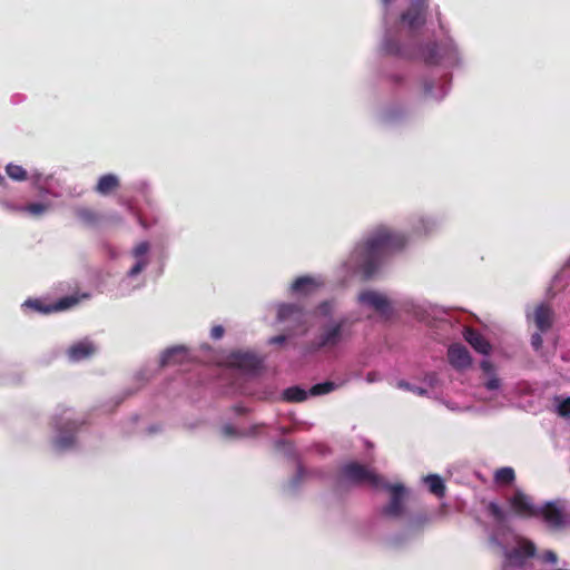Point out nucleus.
Returning <instances> with one entry per match:
<instances>
[{
  "mask_svg": "<svg viewBox=\"0 0 570 570\" xmlns=\"http://www.w3.org/2000/svg\"><path fill=\"white\" fill-rule=\"evenodd\" d=\"M407 243L406 237L389 227L380 226L370 235L360 248L361 269L364 278H371L383 262L393 253L402 250Z\"/></svg>",
  "mask_w": 570,
  "mask_h": 570,
  "instance_id": "f257e3e1",
  "label": "nucleus"
},
{
  "mask_svg": "<svg viewBox=\"0 0 570 570\" xmlns=\"http://www.w3.org/2000/svg\"><path fill=\"white\" fill-rule=\"evenodd\" d=\"M351 336L346 320L323 325L311 342V351H332Z\"/></svg>",
  "mask_w": 570,
  "mask_h": 570,
  "instance_id": "f03ea898",
  "label": "nucleus"
},
{
  "mask_svg": "<svg viewBox=\"0 0 570 570\" xmlns=\"http://www.w3.org/2000/svg\"><path fill=\"white\" fill-rule=\"evenodd\" d=\"M340 476L355 485L368 484L373 489L384 485V479L365 465L357 462H348L340 469Z\"/></svg>",
  "mask_w": 570,
  "mask_h": 570,
  "instance_id": "7ed1b4c3",
  "label": "nucleus"
},
{
  "mask_svg": "<svg viewBox=\"0 0 570 570\" xmlns=\"http://www.w3.org/2000/svg\"><path fill=\"white\" fill-rule=\"evenodd\" d=\"M428 0H411L410 7L401 14V21L411 30L423 27L426 22Z\"/></svg>",
  "mask_w": 570,
  "mask_h": 570,
  "instance_id": "20e7f679",
  "label": "nucleus"
},
{
  "mask_svg": "<svg viewBox=\"0 0 570 570\" xmlns=\"http://www.w3.org/2000/svg\"><path fill=\"white\" fill-rule=\"evenodd\" d=\"M535 544L527 539L518 542V546L505 552V561L509 566L523 567L529 558L535 556Z\"/></svg>",
  "mask_w": 570,
  "mask_h": 570,
  "instance_id": "39448f33",
  "label": "nucleus"
},
{
  "mask_svg": "<svg viewBox=\"0 0 570 570\" xmlns=\"http://www.w3.org/2000/svg\"><path fill=\"white\" fill-rule=\"evenodd\" d=\"M380 489L387 490L391 494V500L389 504L383 508L382 513L393 518L400 517L403 512L405 488L402 484H390L384 481V485Z\"/></svg>",
  "mask_w": 570,
  "mask_h": 570,
  "instance_id": "423d86ee",
  "label": "nucleus"
},
{
  "mask_svg": "<svg viewBox=\"0 0 570 570\" xmlns=\"http://www.w3.org/2000/svg\"><path fill=\"white\" fill-rule=\"evenodd\" d=\"M79 298L77 296L70 295L59 298L53 304H46L40 299H28L24 304L32 309L40 312L42 314H50L55 312L66 311L75 305H77Z\"/></svg>",
  "mask_w": 570,
  "mask_h": 570,
  "instance_id": "0eeeda50",
  "label": "nucleus"
},
{
  "mask_svg": "<svg viewBox=\"0 0 570 570\" xmlns=\"http://www.w3.org/2000/svg\"><path fill=\"white\" fill-rule=\"evenodd\" d=\"M191 361L189 350L185 345H175L165 350L160 356V367L184 365Z\"/></svg>",
  "mask_w": 570,
  "mask_h": 570,
  "instance_id": "6e6552de",
  "label": "nucleus"
},
{
  "mask_svg": "<svg viewBox=\"0 0 570 570\" xmlns=\"http://www.w3.org/2000/svg\"><path fill=\"white\" fill-rule=\"evenodd\" d=\"M230 364L246 373H256L263 361L254 353L236 352L230 355Z\"/></svg>",
  "mask_w": 570,
  "mask_h": 570,
  "instance_id": "1a4fd4ad",
  "label": "nucleus"
},
{
  "mask_svg": "<svg viewBox=\"0 0 570 570\" xmlns=\"http://www.w3.org/2000/svg\"><path fill=\"white\" fill-rule=\"evenodd\" d=\"M448 360L452 367L459 371L466 370L472 364V358L468 348L460 343L450 345L448 350Z\"/></svg>",
  "mask_w": 570,
  "mask_h": 570,
  "instance_id": "9d476101",
  "label": "nucleus"
},
{
  "mask_svg": "<svg viewBox=\"0 0 570 570\" xmlns=\"http://www.w3.org/2000/svg\"><path fill=\"white\" fill-rule=\"evenodd\" d=\"M82 422L76 420L66 421L58 430L59 435L55 441V445L60 450H66L75 444V434L79 430Z\"/></svg>",
  "mask_w": 570,
  "mask_h": 570,
  "instance_id": "9b49d317",
  "label": "nucleus"
},
{
  "mask_svg": "<svg viewBox=\"0 0 570 570\" xmlns=\"http://www.w3.org/2000/svg\"><path fill=\"white\" fill-rule=\"evenodd\" d=\"M510 504L513 511L525 518H538L539 517V508L534 507L530 499L522 493L521 491H517L513 497L510 499Z\"/></svg>",
  "mask_w": 570,
  "mask_h": 570,
  "instance_id": "f8f14e48",
  "label": "nucleus"
},
{
  "mask_svg": "<svg viewBox=\"0 0 570 570\" xmlns=\"http://www.w3.org/2000/svg\"><path fill=\"white\" fill-rule=\"evenodd\" d=\"M539 517L552 529H560L564 524V515L556 502H547L539 508Z\"/></svg>",
  "mask_w": 570,
  "mask_h": 570,
  "instance_id": "ddd939ff",
  "label": "nucleus"
},
{
  "mask_svg": "<svg viewBox=\"0 0 570 570\" xmlns=\"http://www.w3.org/2000/svg\"><path fill=\"white\" fill-rule=\"evenodd\" d=\"M358 301L364 304L373 307L376 312L381 314H386L390 309V302L381 293L375 291H364L358 295Z\"/></svg>",
  "mask_w": 570,
  "mask_h": 570,
  "instance_id": "4468645a",
  "label": "nucleus"
},
{
  "mask_svg": "<svg viewBox=\"0 0 570 570\" xmlns=\"http://www.w3.org/2000/svg\"><path fill=\"white\" fill-rule=\"evenodd\" d=\"M553 317V309L548 304H539L533 311V322L540 333H546L552 327Z\"/></svg>",
  "mask_w": 570,
  "mask_h": 570,
  "instance_id": "2eb2a0df",
  "label": "nucleus"
},
{
  "mask_svg": "<svg viewBox=\"0 0 570 570\" xmlns=\"http://www.w3.org/2000/svg\"><path fill=\"white\" fill-rule=\"evenodd\" d=\"M279 322L292 321L295 324L304 323V309L297 304H281L277 308Z\"/></svg>",
  "mask_w": 570,
  "mask_h": 570,
  "instance_id": "dca6fc26",
  "label": "nucleus"
},
{
  "mask_svg": "<svg viewBox=\"0 0 570 570\" xmlns=\"http://www.w3.org/2000/svg\"><path fill=\"white\" fill-rule=\"evenodd\" d=\"M465 341L479 353L488 355L491 351L490 343L485 337L474 328H466L464 331Z\"/></svg>",
  "mask_w": 570,
  "mask_h": 570,
  "instance_id": "f3484780",
  "label": "nucleus"
},
{
  "mask_svg": "<svg viewBox=\"0 0 570 570\" xmlns=\"http://www.w3.org/2000/svg\"><path fill=\"white\" fill-rule=\"evenodd\" d=\"M76 217L88 227H96L102 219V216L92 208L79 206L75 208Z\"/></svg>",
  "mask_w": 570,
  "mask_h": 570,
  "instance_id": "a211bd4d",
  "label": "nucleus"
},
{
  "mask_svg": "<svg viewBox=\"0 0 570 570\" xmlns=\"http://www.w3.org/2000/svg\"><path fill=\"white\" fill-rule=\"evenodd\" d=\"M95 352V347L90 342H78L68 350V356L72 361H81L89 357Z\"/></svg>",
  "mask_w": 570,
  "mask_h": 570,
  "instance_id": "6ab92c4d",
  "label": "nucleus"
},
{
  "mask_svg": "<svg viewBox=\"0 0 570 570\" xmlns=\"http://www.w3.org/2000/svg\"><path fill=\"white\" fill-rule=\"evenodd\" d=\"M120 186L119 179L114 174L102 175L95 187V190L100 195H108Z\"/></svg>",
  "mask_w": 570,
  "mask_h": 570,
  "instance_id": "aec40b11",
  "label": "nucleus"
},
{
  "mask_svg": "<svg viewBox=\"0 0 570 570\" xmlns=\"http://www.w3.org/2000/svg\"><path fill=\"white\" fill-rule=\"evenodd\" d=\"M318 287L317 282L309 276L296 278L292 284V291L297 294L308 295Z\"/></svg>",
  "mask_w": 570,
  "mask_h": 570,
  "instance_id": "412c9836",
  "label": "nucleus"
},
{
  "mask_svg": "<svg viewBox=\"0 0 570 570\" xmlns=\"http://www.w3.org/2000/svg\"><path fill=\"white\" fill-rule=\"evenodd\" d=\"M424 483L426 484L429 491L436 498L441 499L445 497L446 487L440 475L429 474L424 478Z\"/></svg>",
  "mask_w": 570,
  "mask_h": 570,
  "instance_id": "4be33fe9",
  "label": "nucleus"
},
{
  "mask_svg": "<svg viewBox=\"0 0 570 570\" xmlns=\"http://www.w3.org/2000/svg\"><path fill=\"white\" fill-rule=\"evenodd\" d=\"M309 394V391H305L299 386H291L283 391V400L289 403L304 402Z\"/></svg>",
  "mask_w": 570,
  "mask_h": 570,
  "instance_id": "5701e85b",
  "label": "nucleus"
},
{
  "mask_svg": "<svg viewBox=\"0 0 570 570\" xmlns=\"http://www.w3.org/2000/svg\"><path fill=\"white\" fill-rule=\"evenodd\" d=\"M421 56L426 65L440 62L439 47L436 42H429L421 49Z\"/></svg>",
  "mask_w": 570,
  "mask_h": 570,
  "instance_id": "b1692460",
  "label": "nucleus"
},
{
  "mask_svg": "<svg viewBox=\"0 0 570 570\" xmlns=\"http://www.w3.org/2000/svg\"><path fill=\"white\" fill-rule=\"evenodd\" d=\"M515 480L514 470L510 466L500 468L494 472V482L500 485H509Z\"/></svg>",
  "mask_w": 570,
  "mask_h": 570,
  "instance_id": "393cba45",
  "label": "nucleus"
},
{
  "mask_svg": "<svg viewBox=\"0 0 570 570\" xmlns=\"http://www.w3.org/2000/svg\"><path fill=\"white\" fill-rule=\"evenodd\" d=\"M6 173L11 179L17 181H23L28 178L26 169L20 165L8 164Z\"/></svg>",
  "mask_w": 570,
  "mask_h": 570,
  "instance_id": "a878e982",
  "label": "nucleus"
},
{
  "mask_svg": "<svg viewBox=\"0 0 570 570\" xmlns=\"http://www.w3.org/2000/svg\"><path fill=\"white\" fill-rule=\"evenodd\" d=\"M337 385L334 382L326 381L317 383L309 389V395L318 396L333 392Z\"/></svg>",
  "mask_w": 570,
  "mask_h": 570,
  "instance_id": "bb28decb",
  "label": "nucleus"
},
{
  "mask_svg": "<svg viewBox=\"0 0 570 570\" xmlns=\"http://www.w3.org/2000/svg\"><path fill=\"white\" fill-rule=\"evenodd\" d=\"M487 511L498 523H502L507 519L505 511L497 502H489Z\"/></svg>",
  "mask_w": 570,
  "mask_h": 570,
  "instance_id": "cd10ccee",
  "label": "nucleus"
},
{
  "mask_svg": "<svg viewBox=\"0 0 570 570\" xmlns=\"http://www.w3.org/2000/svg\"><path fill=\"white\" fill-rule=\"evenodd\" d=\"M49 209V205L42 203H31L23 207H19L18 210L27 212L32 216H41Z\"/></svg>",
  "mask_w": 570,
  "mask_h": 570,
  "instance_id": "c85d7f7f",
  "label": "nucleus"
},
{
  "mask_svg": "<svg viewBox=\"0 0 570 570\" xmlns=\"http://www.w3.org/2000/svg\"><path fill=\"white\" fill-rule=\"evenodd\" d=\"M383 49L389 55L397 56V55L401 53L400 45L396 41L392 40V39H386L384 41Z\"/></svg>",
  "mask_w": 570,
  "mask_h": 570,
  "instance_id": "c756f323",
  "label": "nucleus"
},
{
  "mask_svg": "<svg viewBox=\"0 0 570 570\" xmlns=\"http://www.w3.org/2000/svg\"><path fill=\"white\" fill-rule=\"evenodd\" d=\"M397 386L400 389H404V390H407V391H411L417 395H425L428 393V391L423 387H420V386H414L412 384H410L409 382H405V381H400L397 383Z\"/></svg>",
  "mask_w": 570,
  "mask_h": 570,
  "instance_id": "7c9ffc66",
  "label": "nucleus"
},
{
  "mask_svg": "<svg viewBox=\"0 0 570 570\" xmlns=\"http://www.w3.org/2000/svg\"><path fill=\"white\" fill-rule=\"evenodd\" d=\"M558 414L562 417L570 416V396L560 402L558 405Z\"/></svg>",
  "mask_w": 570,
  "mask_h": 570,
  "instance_id": "2f4dec72",
  "label": "nucleus"
},
{
  "mask_svg": "<svg viewBox=\"0 0 570 570\" xmlns=\"http://www.w3.org/2000/svg\"><path fill=\"white\" fill-rule=\"evenodd\" d=\"M148 249L149 244L147 242H141L134 248V256L138 259H144L142 256L148 252Z\"/></svg>",
  "mask_w": 570,
  "mask_h": 570,
  "instance_id": "473e14b6",
  "label": "nucleus"
},
{
  "mask_svg": "<svg viewBox=\"0 0 570 570\" xmlns=\"http://www.w3.org/2000/svg\"><path fill=\"white\" fill-rule=\"evenodd\" d=\"M147 266L146 259H138L137 263L130 268L129 276L138 275Z\"/></svg>",
  "mask_w": 570,
  "mask_h": 570,
  "instance_id": "72a5a7b5",
  "label": "nucleus"
},
{
  "mask_svg": "<svg viewBox=\"0 0 570 570\" xmlns=\"http://www.w3.org/2000/svg\"><path fill=\"white\" fill-rule=\"evenodd\" d=\"M541 334L542 333H540V331H538L537 333L532 334V336H531V345L534 351H539L542 347L543 340H542Z\"/></svg>",
  "mask_w": 570,
  "mask_h": 570,
  "instance_id": "f704fd0d",
  "label": "nucleus"
},
{
  "mask_svg": "<svg viewBox=\"0 0 570 570\" xmlns=\"http://www.w3.org/2000/svg\"><path fill=\"white\" fill-rule=\"evenodd\" d=\"M225 330L222 325H215L210 330V337L213 340H219L223 337Z\"/></svg>",
  "mask_w": 570,
  "mask_h": 570,
  "instance_id": "c9c22d12",
  "label": "nucleus"
},
{
  "mask_svg": "<svg viewBox=\"0 0 570 570\" xmlns=\"http://www.w3.org/2000/svg\"><path fill=\"white\" fill-rule=\"evenodd\" d=\"M485 386L490 391L497 390L500 387V380L498 377H492L485 383Z\"/></svg>",
  "mask_w": 570,
  "mask_h": 570,
  "instance_id": "e433bc0d",
  "label": "nucleus"
},
{
  "mask_svg": "<svg viewBox=\"0 0 570 570\" xmlns=\"http://www.w3.org/2000/svg\"><path fill=\"white\" fill-rule=\"evenodd\" d=\"M318 309H320V312H321L323 315L327 316V315H330V314H331V309H332V307H331V304H330L328 302H323V303H321V304L318 305Z\"/></svg>",
  "mask_w": 570,
  "mask_h": 570,
  "instance_id": "4c0bfd02",
  "label": "nucleus"
},
{
  "mask_svg": "<svg viewBox=\"0 0 570 570\" xmlns=\"http://www.w3.org/2000/svg\"><path fill=\"white\" fill-rule=\"evenodd\" d=\"M286 341L285 335H277L269 340V344H283Z\"/></svg>",
  "mask_w": 570,
  "mask_h": 570,
  "instance_id": "58836bf2",
  "label": "nucleus"
},
{
  "mask_svg": "<svg viewBox=\"0 0 570 570\" xmlns=\"http://www.w3.org/2000/svg\"><path fill=\"white\" fill-rule=\"evenodd\" d=\"M544 561L554 563L557 562V554L552 551H548L544 554Z\"/></svg>",
  "mask_w": 570,
  "mask_h": 570,
  "instance_id": "ea45409f",
  "label": "nucleus"
},
{
  "mask_svg": "<svg viewBox=\"0 0 570 570\" xmlns=\"http://www.w3.org/2000/svg\"><path fill=\"white\" fill-rule=\"evenodd\" d=\"M414 522L417 527H422L423 524L429 522V518L426 515H421L417 517Z\"/></svg>",
  "mask_w": 570,
  "mask_h": 570,
  "instance_id": "a19ab883",
  "label": "nucleus"
},
{
  "mask_svg": "<svg viewBox=\"0 0 570 570\" xmlns=\"http://www.w3.org/2000/svg\"><path fill=\"white\" fill-rule=\"evenodd\" d=\"M481 368L484 372H490L492 370V364L489 361H482L481 362Z\"/></svg>",
  "mask_w": 570,
  "mask_h": 570,
  "instance_id": "79ce46f5",
  "label": "nucleus"
},
{
  "mask_svg": "<svg viewBox=\"0 0 570 570\" xmlns=\"http://www.w3.org/2000/svg\"><path fill=\"white\" fill-rule=\"evenodd\" d=\"M223 431H224V433L226 435H234L235 434V430H234V428L232 425L224 426Z\"/></svg>",
  "mask_w": 570,
  "mask_h": 570,
  "instance_id": "37998d69",
  "label": "nucleus"
},
{
  "mask_svg": "<svg viewBox=\"0 0 570 570\" xmlns=\"http://www.w3.org/2000/svg\"><path fill=\"white\" fill-rule=\"evenodd\" d=\"M424 87H425V92L426 94L432 92V89H433L432 82H425Z\"/></svg>",
  "mask_w": 570,
  "mask_h": 570,
  "instance_id": "c03bdc74",
  "label": "nucleus"
},
{
  "mask_svg": "<svg viewBox=\"0 0 570 570\" xmlns=\"http://www.w3.org/2000/svg\"><path fill=\"white\" fill-rule=\"evenodd\" d=\"M367 380H368V381H371V382L374 380V379H373V373H368V374H367Z\"/></svg>",
  "mask_w": 570,
  "mask_h": 570,
  "instance_id": "a18cd8bd",
  "label": "nucleus"
},
{
  "mask_svg": "<svg viewBox=\"0 0 570 570\" xmlns=\"http://www.w3.org/2000/svg\"><path fill=\"white\" fill-rule=\"evenodd\" d=\"M393 0H382L385 6H389Z\"/></svg>",
  "mask_w": 570,
  "mask_h": 570,
  "instance_id": "49530a36",
  "label": "nucleus"
},
{
  "mask_svg": "<svg viewBox=\"0 0 570 570\" xmlns=\"http://www.w3.org/2000/svg\"><path fill=\"white\" fill-rule=\"evenodd\" d=\"M4 177L2 175H0V185H2L4 183Z\"/></svg>",
  "mask_w": 570,
  "mask_h": 570,
  "instance_id": "de8ad7c7",
  "label": "nucleus"
},
{
  "mask_svg": "<svg viewBox=\"0 0 570 570\" xmlns=\"http://www.w3.org/2000/svg\"><path fill=\"white\" fill-rule=\"evenodd\" d=\"M435 376H436V375H435L434 373H433V374H431V375H430L431 381H432V380H434V379H435Z\"/></svg>",
  "mask_w": 570,
  "mask_h": 570,
  "instance_id": "09e8293b",
  "label": "nucleus"
}]
</instances>
